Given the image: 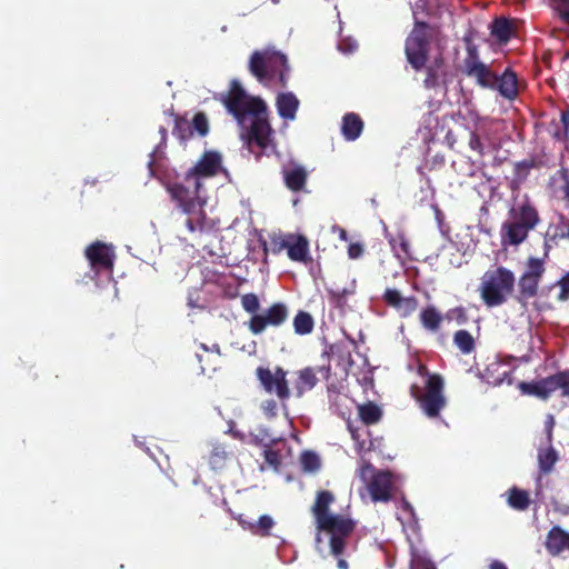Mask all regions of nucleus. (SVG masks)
Wrapping results in <instances>:
<instances>
[{"label": "nucleus", "mask_w": 569, "mask_h": 569, "mask_svg": "<svg viewBox=\"0 0 569 569\" xmlns=\"http://www.w3.org/2000/svg\"><path fill=\"white\" fill-rule=\"evenodd\" d=\"M468 146L471 150L476 151L480 157L485 156V144L481 137L476 131H472L469 137Z\"/></svg>", "instance_id": "53"}, {"label": "nucleus", "mask_w": 569, "mask_h": 569, "mask_svg": "<svg viewBox=\"0 0 569 569\" xmlns=\"http://www.w3.org/2000/svg\"><path fill=\"white\" fill-rule=\"evenodd\" d=\"M552 136L558 141L569 140V107L561 112L560 123L556 124Z\"/></svg>", "instance_id": "45"}, {"label": "nucleus", "mask_w": 569, "mask_h": 569, "mask_svg": "<svg viewBox=\"0 0 569 569\" xmlns=\"http://www.w3.org/2000/svg\"><path fill=\"white\" fill-rule=\"evenodd\" d=\"M443 33L440 24L417 21L405 40V54L415 71L425 70L423 86L436 89L445 82L446 60L441 43Z\"/></svg>", "instance_id": "1"}, {"label": "nucleus", "mask_w": 569, "mask_h": 569, "mask_svg": "<svg viewBox=\"0 0 569 569\" xmlns=\"http://www.w3.org/2000/svg\"><path fill=\"white\" fill-rule=\"evenodd\" d=\"M539 473L548 476L552 472L556 463L559 461V453L553 448L552 442H547V446H540L537 453Z\"/></svg>", "instance_id": "25"}, {"label": "nucleus", "mask_w": 569, "mask_h": 569, "mask_svg": "<svg viewBox=\"0 0 569 569\" xmlns=\"http://www.w3.org/2000/svg\"><path fill=\"white\" fill-rule=\"evenodd\" d=\"M563 240L569 241V219L560 214L558 223L550 224L545 234L543 246L546 252L552 247L559 246Z\"/></svg>", "instance_id": "21"}, {"label": "nucleus", "mask_w": 569, "mask_h": 569, "mask_svg": "<svg viewBox=\"0 0 569 569\" xmlns=\"http://www.w3.org/2000/svg\"><path fill=\"white\" fill-rule=\"evenodd\" d=\"M86 257L96 272L112 273L116 256L111 246L96 241L87 247Z\"/></svg>", "instance_id": "14"}, {"label": "nucleus", "mask_w": 569, "mask_h": 569, "mask_svg": "<svg viewBox=\"0 0 569 569\" xmlns=\"http://www.w3.org/2000/svg\"><path fill=\"white\" fill-rule=\"evenodd\" d=\"M417 372L419 376L427 378L425 390L413 385L410 388V395L428 418H437L447 405L443 395V378L439 373H430L427 366L422 363L418 366Z\"/></svg>", "instance_id": "4"}, {"label": "nucleus", "mask_w": 569, "mask_h": 569, "mask_svg": "<svg viewBox=\"0 0 569 569\" xmlns=\"http://www.w3.org/2000/svg\"><path fill=\"white\" fill-rule=\"evenodd\" d=\"M299 100L292 92H282L277 96L276 107L279 116L284 120H295L299 108Z\"/></svg>", "instance_id": "28"}, {"label": "nucleus", "mask_w": 569, "mask_h": 569, "mask_svg": "<svg viewBox=\"0 0 569 569\" xmlns=\"http://www.w3.org/2000/svg\"><path fill=\"white\" fill-rule=\"evenodd\" d=\"M220 101L237 122L243 127L247 116L266 113L267 104L258 97H248L241 83L233 79L227 93H222Z\"/></svg>", "instance_id": "5"}, {"label": "nucleus", "mask_w": 569, "mask_h": 569, "mask_svg": "<svg viewBox=\"0 0 569 569\" xmlns=\"http://www.w3.org/2000/svg\"><path fill=\"white\" fill-rule=\"evenodd\" d=\"M289 319V308L283 302L270 305L260 315L251 316L247 322L249 331L254 335H261L267 328H279L287 323Z\"/></svg>", "instance_id": "11"}, {"label": "nucleus", "mask_w": 569, "mask_h": 569, "mask_svg": "<svg viewBox=\"0 0 569 569\" xmlns=\"http://www.w3.org/2000/svg\"><path fill=\"white\" fill-rule=\"evenodd\" d=\"M553 427H555V418H553V416L549 415L545 422L547 442H552V440H553Z\"/></svg>", "instance_id": "57"}, {"label": "nucleus", "mask_w": 569, "mask_h": 569, "mask_svg": "<svg viewBox=\"0 0 569 569\" xmlns=\"http://www.w3.org/2000/svg\"><path fill=\"white\" fill-rule=\"evenodd\" d=\"M453 343L463 355H469L476 349V342L472 335L463 329L455 332Z\"/></svg>", "instance_id": "41"}, {"label": "nucleus", "mask_w": 569, "mask_h": 569, "mask_svg": "<svg viewBox=\"0 0 569 569\" xmlns=\"http://www.w3.org/2000/svg\"><path fill=\"white\" fill-rule=\"evenodd\" d=\"M450 319L455 320L458 325H465L468 321V315L463 307H456L449 311Z\"/></svg>", "instance_id": "54"}, {"label": "nucleus", "mask_w": 569, "mask_h": 569, "mask_svg": "<svg viewBox=\"0 0 569 569\" xmlns=\"http://www.w3.org/2000/svg\"><path fill=\"white\" fill-rule=\"evenodd\" d=\"M241 306L243 310L251 316L260 315V301L256 293H246L241 296Z\"/></svg>", "instance_id": "46"}, {"label": "nucleus", "mask_w": 569, "mask_h": 569, "mask_svg": "<svg viewBox=\"0 0 569 569\" xmlns=\"http://www.w3.org/2000/svg\"><path fill=\"white\" fill-rule=\"evenodd\" d=\"M400 247L405 253H408L409 243L405 239H401Z\"/></svg>", "instance_id": "60"}, {"label": "nucleus", "mask_w": 569, "mask_h": 569, "mask_svg": "<svg viewBox=\"0 0 569 569\" xmlns=\"http://www.w3.org/2000/svg\"><path fill=\"white\" fill-rule=\"evenodd\" d=\"M518 387L523 395L545 401L556 392H559L562 398H569V370L559 371L537 381H522Z\"/></svg>", "instance_id": "8"}, {"label": "nucleus", "mask_w": 569, "mask_h": 569, "mask_svg": "<svg viewBox=\"0 0 569 569\" xmlns=\"http://www.w3.org/2000/svg\"><path fill=\"white\" fill-rule=\"evenodd\" d=\"M490 30L491 36L500 43H507L515 33L513 21L505 17L496 18L490 26Z\"/></svg>", "instance_id": "32"}, {"label": "nucleus", "mask_w": 569, "mask_h": 569, "mask_svg": "<svg viewBox=\"0 0 569 569\" xmlns=\"http://www.w3.org/2000/svg\"><path fill=\"white\" fill-rule=\"evenodd\" d=\"M442 6L432 0H417L413 8V24L418 21H426L430 24H438L437 22L431 23V20H438L441 18Z\"/></svg>", "instance_id": "20"}, {"label": "nucleus", "mask_w": 569, "mask_h": 569, "mask_svg": "<svg viewBox=\"0 0 569 569\" xmlns=\"http://www.w3.org/2000/svg\"><path fill=\"white\" fill-rule=\"evenodd\" d=\"M319 371H326L327 377H328V376H329V373H330V366H327V367H325V366H323V367H320V368H319Z\"/></svg>", "instance_id": "63"}, {"label": "nucleus", "mask_w": 569, "mask_h": 569, "mask_svg": "<svg viewBox=\"0 0 569 569\" xmlns=\"http://www.w3.org/2000/svg\"><path fill=\"white\" fill-rule=\"evenodd\" d=\"M318 529L330 535V550L336 557L343 553L346 538L355 530L356 522L347 517L332 515L319 523Z\"/></svg>", "instance_id": "9"}, {"label": "nucleus", "mask_w": 569, "mask_h": 569, "mask_svg": "<svg viewBox=\"0 0 569 569\" xmlns=\"http://www.w3.org/2000/svg\"><path fill=\"white\" fill-rule=\"evenodd\" d=\"M435 210H436V218L439 221V223H441L443 214H442L441 210L438 207H436Z\"/></svg>", "instance_id": "61"}, {"label": "nucleus", "mask_w": 569, "mask_h": 569, "mask_svg": "<svg viewBox=\"0 0 569 569\" xmlns=\"http://www.w3.org/2000/svg\"><path fill=\"white\" fill-rule=\"evenodd\" d=\"M558 17L569 26V0H551Z\"/></svg>", "instance_id": "49"}, {"label": "nucleus", "mask_w": 569, "mask_h": 569, "mask_svg": "<svg viewBox=\"0 0 569 569\" xmlns=\"http://www.w3.org/2000/svg\"><path fill=\"white\" fill-rule=\"evenodd\" d=\"M557 173L560 180L562 181L561 191L563 200L566 201L567 206H569V169L566 167H561Z\"/></svg>", "instance_id": "51"}, {"label": "nucleus", "mask_w": 569, "mask_h": 569, "mask_svg": "<svg viewBox=\"0 0 569 569\" xmlns=\"http://www.w3.org/2000/svg\"><path fill=\"white\" fill-rule=\"evenodd\" d=\"M276 442H277V440L272 439L268 443H264L263 438H261V439L258 437L254 438L256 445L263 446V457H264L266 463L269 467L273 468L274 470H278L279 467L281 466V456H280L279 451L272 449V445Z\"/></svg>", "instance_id": "37"}, {"label": "nucleus", "mask_w": 569, "mask_h": 569, "mask_svg": "<svg viewBox=\"0 0 569 569\" xmlns=\"http://www.w3.org/2000/svg\"><path fill=\"white\" fill-rule=\"evenodd\" d=\"M421 326L431 332H436L440 329L442 322V316L435 306H427L419 315Z\"/></svg>", "instance_id": "33"}, {"label": "nucleus", "mask_w": 569, "mask_h": 569, "mask_svg": "<svg viewBox=\"0 0 569 569\" xmlns=\"http://www.w3.org/2000/svg\"><path fill=\"white\" fill-rule=\"evenodd\" d=\"M361 477H370L367 483L372 501L388 502L392 498V473L388 470H377L372 465L366 463L361 468Z\"/></svg>", "instance_id": "10"}, {"label": "nucleus", "mask_w": 569, "mask_h": 569, "mask_svg": "<svg viewBox=\"0 0 569 569\" xmlns=\"http://www.w3.org/2000/svg\"><path fill=\"white\" fill-rule=\"evenodd\" d=\"M545 547L550 556H560L569 550V532L560 526H553L546 536Z\"/></svg>", "instance_id": "18"}, {"label": "nucleus", "mask_w": 569, "mask_h": 569, "mask_svg": "<svg viewBox=\"0 0 569 569\" xmlns=\"http://www.w3.org/2000/svg\"><path fill=\"white\" fill-rule=\"evenodd\" d=\"M159 132H160V134L162 136V138H166V136H167V129H166V128L161 127V128L159 129Z\"/></svg>", "instance_id": "64"}, {"label": "nucleus", "mask_w": 569, "mask_h": 569, "mask_svg": "<svg viewBox=\"0 0 569 569\" xmlns=\"http://www.w3.org/2000/svg\"><path fill=\"white\" fill-rule=\"evenodd\" d=\"M282 249H287V253L290 260L308 264L312 261L309 252V241L302 234H289L287 239L281 240L273 252H279Z\"/></svg>", "instance_id": "15"}, {"label": "nucleus", "mask_w": 569, "mask_h": 569, "mask_svg": "<svg viewBox=\"0 0 569 569\" xmlns=\"http://www.w3.org/2000/svg\"><path fill=\"white\" fill-rule=\"evenodd\" d=\"M365 128L361 117L355 112H348L341 120V133L347 141L357 140Z\"/></svg>", "instance_id": "27"}, {"label": "nucleus", "mask_w": 569, "mask_h": 569, "mask_svg": "<svg viewBox=\"0 0 569 569\" xmlns=\"http://www.w3.org/2000/svg\"><path fill=\"white\" fill-rule=\"evenodd\" d=\"M515 274L505 267L487 271L480 284V295L487 307H498L513 291Z\"/></svg>", "instance_id": "6"}, {"label": "nucleus", "mask_w": 569, "mask_h": 569, "mask_svg": "<svg viewBox=\"0 0 569 569\" xmlns=\"http://www.w3.org/2000/svg\"><path fill=\"white\" fill-rule=\"evenodd\" d=\"M335 501V496L328 490H320L317 492L316 501L312 506V513L317 520V526L325 519L332 516L329 512L330 505Z\"/></svg>", "instance_id": "30"}, {"label": "nucleus", "mask_w": 569, "mask_h": 569, "mask_svg": "<svg viewBox=\"0 0 569 569\" xmlns=\"http://www.w3.org/2000/svg\"><path fill=\"white\" fill-rule=\"evenodd\" d=\"M536 167V160L532 158L525 159L522 161H518L513 164V178L511 181V187L519 186L523 181L527 180L531 169Z\"/></svg>", "instance_id": "36"}, {"label": "nucleus", "mask_w": 569, "mask_h": 569, "mask_svg": "<svg viewBox=\"0 0 569 569\" xmlns=\"http://www.w3.org/2000/svg\"><path fill=\"white\" fill-rule=\"evenodd\" d=\"M489 569H508V568L503 562H501L499 560H493L490 563Z\"/></svg>", "instance_id": "58"}, {"label": "nucleus", "mask_w": 569, "mask_h": 569, "mask_svg": "<svg viewBox=\"0 0 569 569\" xmlns=\"http://www.w3.org/2000/svg\"><path fill=\"white\" fill-rule=\"evenodd\" d=\"M315 321L311 315L307 311H298L293 318L295 332L300 336L309 335L312 332Z\"/></svg>", "instance_id": "40"}, {"label": "nucleus", "mask_w": 569, "mask_h": 569, "mask_svg": "<svg viewBox=\"0 0 569 569\" xmlns=\"http://www.w3.org/2000/svg\"><path fill=\"white\" fill-rule=\"evenodd\" d=\"M466 49H467V56L463 59L462 72L466 76H468L469 73L473 72L475 69H477L481 64H483V62L480 61L478 47L476 44H473L470 40L467 41Z\"/></svg>", "instance_id": "39"}, {"label": "nucleus", "mask_w": 569, "mask_h": 569, "mask_svg": "<svg viewBox=\"0 0 569 569\" xmlns=\"http://www.w3.org/2000/svg\"><path fill=\"white\" fill-rule=\"evenodd\" d=\"M238 523L252 535L268 537L271 535L272 528L276 526L274 520L269 515H262L257 521L246 520L242 516L237 518Z\"/></svg>", "instance_id": "24"}, {"label": "nucleus", "mask_w": 569, "mask_h": 569, "mask_svg": "<svg viewBox=\"0 0 569 569\" xmlns=\"http://www.w3.org/2000/svg\"><path fill=\"white\" fill-rule=\"evenodd\" d=\"M241 133L248 150L259 160L262 154L269 156L276 151L273 140V130L267 119L266 113H257L252 116L250 126L242 127Z\"/></svg>", "instance_id": "7"}, {"label": "nucleus", "mask_w": 569, "mask_h": 569, "mask_svg": "<svg viewBox=\"0 0 569 569\" xmlns=\"http://www.w3.org/2000/svg\"><path fill=\"white\" fill-rule=\"evenodd\" d=\"M200 348L203 353H197L198 361L200 363L202 373H211L217 371L221 363V353L218 345H214L211 349L207 346L201 345Z\"/></svg>", "instance_id": "26"}, {"label": "nucleus", "mask_w": 569, "mask_h": 569, "mask_svg": "<svg viewBox=\"0 0 569 569\" xmlns=\"http://www.w3.org/2000/svg\"><path fill=\"white\" fill-rule=\"evenodd\" d=\"M263 413L268 418H273L278 413V403L273 399H269L262 403Z\"/></svg>", "instance_id": "55"}, {"label": "nucleus", "mask_w": 569, "mask_h": 569, "mask_svg": "<svg viewBox=\"0 0 569 569\" xmlns=\"http://www.w3.org/2000/svg\"><path fill=\"white\" fill-rule=\"evenodd\" d=\"M229 456H230V452L227 450L226 446H223V445L213 446V448L210 452V456H209V463H210L211 468L216 471L223 469Z\"/></svg>", "instance_id": "42"}, {"label": "nucleus", "mask_w": 569, "mask_h": 569, "mask_svg": "<svg viewBox=\"0 0 569 569\" xmlns=\"http://www.w3.org/2000/svg\"><path fill=\"white\" fill-rule=\"evenodd\" d=\"M410 569H437L436 565L422 555L415 553L410 561Z\"/></svg>", "instance_id": "50"}, {"label": "nucleus", "mask_w": 569, "mask_h": 569, "mask_svg": "<svg viewBox=\"0 0 569 569\" xmlns=\"http://www.w3.org/2000/svg\"><path fill=\"white\" fill-rule=\"evenodd\" d=\"M468 77L475 78L477 83L483 88H496L498 76L495 74L485 63L469 73Z\"/></svg>", "instance_id": "38"}, {"label": "nucleus", "mask_w": 569, "mask_h": 569, "mask_svg": "<svg viewBox=\"0 0 569 569\" xmlns=\"http://www.w3.org/2000/svg\"><path fill=\"white\" fill-rule=\"evenodd\" d=\"M222 163L221 154L217 151H206L197 163L186 173L197 178L203 184V180L218 174Z\"/></svg>", "instance_id": "16"}, {"label": "nucleus", "mask_w": 569, "mask_h": 569, "mask_svg": "<svg viewBox=\"0 0 569 569\" xmlns=\"http://www.w3.org/2000/svg\"><path fill=\"white\" fill-rule=\"evenodd\" d=\"M250 73L261 83H274L287 88L290 78V66L286 54L273 49L254 50L248 62Z\"/></svg>", "instance_id": "3"}, {"label": "nucleus", "mask_w": 569, "mask_h": 569, "mask_svg": "<svg viewBox=\"0 0 569 569\" xmlns=\"http://www.w3.org/2000/svg\"><path fill=\"white\" fill-rule=\"evenodd\" d=\"M507 503L515 510L525 511L531 503L528 491L518 487H511L507 491Z\"/></svg>", "instance_id": "34"}, {"label": "nucleus", "mask_w": 569, "mask_h": 569, "mask_svg": "<svg viewBox=\"0 0 569 569\" xmlns=\"http://www.w3.org/2000/svg\"><path fill=\"white\" fill-rule=\"evenodd\" d=\"M286 187L292 192L302 191L306 187L308 172L305 167L293 164L282 172Z\"/></svg>", "instance_id": "23"}, {"label": "nucleus", "mask_w": 569, "mask_h": 569, "mask_svg": "<svg viewBox=\"0 0 569 569\" xmlns=\"http://www.w3.org/2000/svg\"><path fill=\"white\" fill-rule=\"evenodd\" d=\"M358 413L360 417V420L366 426H371L378 423L382 418V410L381 408L376 405L375 402H367L358 407Z\"/></svg>", "instance_id": "35"}, {"label": "nucleus", "mask_w": 569, "mask_h": 569, "mask_svg": "<svg viewBox=\"0 0 569 569\" xmlns=\"http://www.w3.org/2000/svg\"><path fill=\"white\" fill-rule=\"evenodd\" d=\"M530 229L512 221H506L501 226L500 236L502 244L518 246L522 243L529 234Z\"/></svg>", "instance_id": "22"}, {"label": "nucleus", "mask_w": 569, "mask_h": 569, "mask_svg": "<svg viewBox=\"0 0 569 569\" xmlns=\"http://www.w3.org/2000/svg\"><path fill=\"white\" fill-rule=\"evenodd\" d=\"M496 87L502 97L507 99L516 98L518 94L517 74L510 69H506L503 73L498 77Z\"/></svg>", "instance_id": "31"}, {"label": "nucleus", "mask_w": 569, "mask_h": 569, "mask_svg": "<svg viewBox=\"0 0 569 569\" xmlns=\"http://www.w3.org/2000/svg\"><path fill=\"white\" fill-rule=\"evenodd\" d=\"M164 188L171 201L187 216L186 227L188 230L191 233H202L207 224L204 211L207 199L201 194L202 183L186 173L182 179L167 182Z\"/></svg>", "instance_id": "2"}, {"label": "nucleus", "mask_w": 569, "mask_h": 569, "mask_svg": "<svg viewBox=\"0 0 569 569\" xmlns=\"http://www.w3.org/2000/svg\"><path fill=\"white\" fill-rule=\"evenodd\" d=\"M559 287L558 300L567 301L569 300V271L566 272L556 283Z\"/></svg>", "instance_id": "52"}, {"label": "nucleus", "mask_w": 569, "mask_h": 569, "mask_svg": "<svg viewBox=\"0 0 569 569\" xmlns=\"http://www.w3.org/2000/svg\"><path fill=\"white\" fill-rule=\"evenodd\" d=\"M190 126L192 128V132L196 131L201 137L207 136L209 132V122L207 116L203 112H197L193 116Z\"/></svg>", "instance_id": "47"}, {"label": "nucleus", "mask_w": 569, "mask_h": 569, "mask_svg": "<svg viewBox=\"0 0 569 569\" xmlns=\"http://www.w3.org/2000/svg\"><path fill=\"white\" fill-rule=\"evenodd\" d=\"M382 298L387 306L396 309L401 318L410 317L418 308L416 297H402L397 289H386Z\"/></svg>", "instance_id": "17"}, {"label": "nucleus", "mask_w": 569, "mask_h": 569, "mask_svg": "<svg viewBox=\"0 0 569 569\" xmlns=\"http://www.w3.org/2000/svg\"><path fill=\"white\" fill-rule=\"evenodd\" d=\"M172 133L181 142L188 141L193 136L190 123L184 118H181L179 116H177L174 119V127Z\"/></svg>", "instance_id": "43"}, {"label": "nucleus", "mask_w": 569, "mask_h": 569, "mask_svg": "<svg viewBox=\"0 0 569 569\" xmlns=\"http://www.w3.org/2000/svg\"><path fill=\"white\" fill-rule=\"evenodd\" d=\"M300 465L305 472H316L320 469L319 456L313 451H305L300 456Z\"/></svg>", "instance_id": "44"}, {"label": "nucleus", "mask_w": 569, "mask_h": 569, "mask_svg": "<svg viewBox=\"0 0 569 569\" xmlns=\"http://www.w3.org/2000/svg\"><path fill=\"white\" fill-rule=\"evenodd\" d=\"M510 216L516 222L533 230L540 222V216L537 208L526 199L516 208L510 210Z\"/></svg>", "instance_id": "19"}, {"label": "nucleus", "mask_w": 569, "mask_h": 569, "mask_svg": "<svg viewBox=\"0 0 569 569\" xmlns=\"http://www.w3.org/2000/svg\"><path fill=\"white\" fill-rule=\"evenodd\" d=\"M174 487L176 483L171 479L168 477H161L156 481L153 491L158 497L166 498Z\"/></svg>", "instance_id": "48"}, {"label": "nucleus", "mask_w": 569, "mask_h": 569, "mask_svg": "<svg viewBox=\"0 0 569 569\" xmlns=\"http://www.w3.org/2000/svg\"><path fill=\"white\" fill-rule=\"evenodd\" d=\"M293 389L298 398L302 397L307 391L313 389L318 383L317 372L311 367H306L296 372Z\"/></svg>", "instance_id": "29"}, {"label": "nucleus", "mask_w": 569, "mask_h": 569, "mask_svg": "<svg viewBox=\"0 0 569 569\" xmlns=\"http://www.w3.org/2000/svg\"><path fill=\"white\" fill-rule=\"evenodd\" d=\"M256 376L263 390L268 393H274L284 407L291 395L287 371L281 367H276L274 371H271L269 368L258 367Z\"/></svg>", "instance_id": "13"}, {"label": "nucleus", "mask_w": 569, "mask_h": 569, "mask_svg": "<svg viewBox=\"0 0 569 569\" xmlns=\"http://www.w3.org/2000/svg\"><path fill=\"white\" fill-rule=\"evenodd\" d=\"M502 159L499 158V157H495L493 160H492V166L493 167H500L502 164Z\"/></svg>", "instance_id": "62"}, {"label": "nucleus", "mask_w": 569, "mask_h": 569, "mask_svg": "<svg viewBox=\"0 0 569 569\" xmlns=\"http://www.w3.org/2000/svg\"><path fill=\"white\" fill-rule=\"evenodd\" d=\"M363 252L365 248L363 244H361L360 242H351L348 246V257L350 259H358L363 254Z\"/></svg>", "instance_id": "56"}, {"label": "nucleus", "mask_w": 569, "mask_h": 569, "mask_svg": "<svg viewBox=\"0 0 569 569\" xmlns=\"http://www.w3.org/2000/svg\"><path fill=\"white\" fill-rule=\"evenodd\" d=\"M337 565L339 569H348V562L345 559H338Z\"/></svg>", "instance_id": "59"}, {"label": "nucleus", "mask_w": 569, "mask_h": 569, "mask_svg": "<svg viewBox=\"0 0 569 569\" xmlns=\"http://www.w3.org/2000/svg\"><path fill=\"white\" fill-rule=\"evenodd\" d=\"M545 263L542 259L530 257L526 264V271L521 274L518 286V302L526 305L527 301L538 295L539 283L545 273Z\"/></svg>", "instance_id": "12"}]
</instances>
